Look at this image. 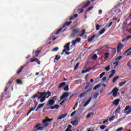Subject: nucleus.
<instances>
[{"label":"nucleus","instance_id":"f257e3e1","mask_svg":"<svg viewBox=\"0 0 131 131\" xmlns=\"http://www.w3.org/2000/svg\"><path fill=\"white\" fill-rule=\"evenodd\" d=\"M39 97H38V100H40V103H43L46 101V99H49L52 95V93L50 91L47 92H39L37 93Z\"/></svg>","mask_w":131,"mask_h":131},{"label":"nucleus","instance_id":"f03ea898","mask_svg":"<svg viewBox=\"0 0 131 131\" xmlns=\"http://www.w3.org/2000/svg\"><path fill=\"white\" fill-rule=\"evenodd\" d=\"M72 32L71 33V37H73V38L78 35V33H79V29H76L72 28H71Z\"/></svg>","mask_w":131,"mask_h":131},{"label":"nucleus","instance_id":"7ed1b4c3","mask_svg":"<svg viewBox=\"0 0 131 131\" xmlns=\"http://www.w3.org/2000/svg\"><path fill=\"white\" fill-rule=\"evenodd\" d=\"M119 91V89H117V87H115L111 92L108 93V95L110 96L111 94H113V97H114V98H115L117 96V93H118Z\"/></svg>","mask_w":131,"mask_h":131},{"label":"nucleus","instance_id":"20e7f679","mask_svg":"<svg viewBox=\"0 0 131 131\" xmlns=\"http://www.w3.org/2000/svg\"><path fill=\"white\" fill-rule=\"evenodd\" d=\"M112 11L114 13H120L121 10H120V6L118 5H116L113 9Z\"/></svg>","mask_w":131,"mask_h":131},{"label":"nucleus","instance_id":"39448f33","mask_svg":"<svg viewBox=\"0 0 131 131\" xmlns=\"http://www.w3.org/2000/svg\"><path fill=\"white\" fill-rule=\"evenodd\" d=\"M124 111H125L124 113H126V115H128L131 114V106L129 105H127Z\"/></svg>","mask_w":131,"mask_h":131},{"label":"nucleus","instance_id":"423d86ee","mask_svg":"<svg viewBox=\"0 0 131 131\" xmlns=\"http://www.w3.org/2000/svg\"><path fill=\"white\" fill-rule=\"evenodd\" d=\"M92 90H93V88H90V89H88L87 91H86L85 92H82V93L80 94L79 97L82 98V97H84L85 96H86V94H88V93H89L90 92H92Z\"/></svg>","mask_w":131,"mask_h":131},{"label":"nucleus","instance_id":"0eeeda50","mask_svg":"<svg viewBox=\"0 0 131 131\" xmlns=\"http://www.w3.org/2000/svg\"><path fill=\"white\" fill-rule=\"evenodd\" d=\"M123 48V45L121 43H119L117 47V53H120V51L122 50Z\"/></svg>","mask_w":131,"mask_h":131},{"label":"nucleus","instance_id":"6e6552de","mask_svg":"<svg viewBox=\"0 0 131 131\" xmlns=\"http://www.w3.org/2000/svg\"><path fill=\"white\" fill-rule=\"evenodd\" d=\"M66 116H67V113H65V114L61 115L57 118L56 121H57V122H59V121H60V120H61V119H63V118H65V117H66Z\"/></svg>","mask_w":131,"mask_h":131},{"label":"nucleus","instance_id":"1a4fd4ad","mask_svg":"<svg viewBox=\"0 0 131 131\" xmlns=\"http://www.w3.org/2000/svg\"><path fill=\"white\" fill-rule=\"evenodd\" d=\"M99 35L97 34L93 35L91 37H90L89 39H88V42H91L94 38H98L99 37Z\"/></svg>","mask_w":131,"mask_h":131},{"label":"nucleus","instance_id":"9d476101","mask_svg":"<svg viewBox=\"0 0 131 131\" xmlns=\"http://www.w3.org/2000/svg\"><path fill=\"white\" fill-rule=\"evenodd\" d=\"M68 96H69V93L68 92H64L60 97V100H63V99H64V98H67Z\"/></svg>","mask_w":131,"mask_h":131},{"label":"nucleus","instance_id":"9b49d317","mask_svg":"<svg viewBox=\"0 0 131 131\" xmlns=\"http://www.w3.org/2000/svg\"><path fill=\"white\" fill-rule=\"evenodd\" d=\"M27 66V64H24L21 67H20L19 70H18L16 72L17 74H19V73H21L23 69H24V68H25V67H26Z\"/></svg>","mask_w":131,"mask_h":131},{"label":"nucleus","instance_id":"f8f14e48","mask_svg":"<svg viewBox=\"0 0 131 131\" xmlns=\"http://www.w3.org/2000/svg\"><path fill=\"white\" fill-rule=\"evenodd\" d=\"M54 104H55V101L51 100V99L48 101L47 106L50 107V106H53Z\"/></svg>","mask_w":131,"mask_h":131},{"label":"nucleus","instance_id":"ddd939ff","mask_svg":"<svg viewBox=\"0 0 131 131\" xmlns=\"http://www.w3.org/2000/svg\"><path fill=\"white\" fill-rule=\"evenodd\" d=\"M119 102H120V99L118 98L114 100L113 104L115 106H118L119 104Z\"/></svg>","mask_w":131,"mask_h":131},{"label":"nucleus","instance_id":"4468645a","mask_svg":"<svg viewBox=\"0 0 131 131\" xmlns=\"http://www.w3.org/2000/svg\"><path fill=\"white\" fill-rule=\"evenodd\" d=\"M81 5H82V8L83 9H85V8H88L91 5V1H88L87 3H85L84 5H82V3Z\"/></svg>","mask_w":131,"mask_h":131},{"label":"nucleus","instance_id":"2eb2a0df","mask_svg":"<svg viewBox=\"0 0 131 131\" xmlns=\"http://www.w3.org/2000/svg\"><path fill=\"white\" fill-rule=\"evenodd\" d=\"M64 48L68 52L70 51V42H68L67 44H66Z\"/></svg>","mask_w":131,"mask_h":131},{"label":"nucleus","instance_id":"dca6fc26","mask_svg":"<svg viewBox=\"0 0 131 131\" xmlns=\"http://www.w3.org/2000/svg\"><path fill=\"white\" fill-rule=\"evenodd\" d=\"M33 62H36V63H37L38 65L40 64V61H39V60H38V58H34L32 59L30 61L31 63H33Z\"/></svg>","mask_w":131,"mask_h":131},{"label":"nucleus","instance_id":"f3484780","mask_svg":"<svg viewBox=\"0 0 131 131\" xmlns=\"http://www.w3.org/2000/svg\"><path fill=\"white\" fill-rule=\"evenodd\" d=\"M92 99H93V97H91L83 105V107H86L88 105L91 103V101H92Z\"/></svg>","mask_w":131,"mask_h":131},{"label":"nucleus","instance_id":"a211bd4d","mask_svg":"<svg viewBox=\"0 0 131 131\" xmlns=\"http://www.w3.org/2000/svg\"><path fill=\"white\" fill-rule=\"evenodd\" d=\"M42 124L44 127H47L49 124V122H48L46 119L42 121Z\"/></svg>","mask_w":131,"mask_h":131},{"label":"nucleus","instance_id":"6ab92c4d","mask_svg":"<svg viewBox=\"0 0 131 131\" xmlns=\"http://www.w3.org/2000/svg\"><path fill=\"white\" fill-rule=\"evenodd\" d=\"M71 123L73 125H75L76 126L78 124V121L77 120H75L73 121H71Z\"/></svg>","mask_w":131,"mask_h":131},{"label":"nucleus","instance_id":"aec40b11","mask_svg":"<svg viewBox=\"0 0 131 131\" xmlns=\"http://www.w3.org/2000/svg\"><path fill=\"white\" fill-rule=\"evenodd\" d=\"M60 58H61V56L59 57V55H56L54 58V62L56 63V61H59V60H60Z\"/></svg>","mask_w":131,"mask_h":131},{"label":"nucleus","instance_id":"412c9836","mask_svg":"<svg viewBox=\"0 0 131 131\" xmlns=\"http://www.w3.org/2000/svg\"><path fill=\"white\" fill-rule=\"evenodd\" d=\"M105 31H106V29L103 28L100 31H99V35H101L102 34H103V33H104V32H105Z\"/></svg>","mask_w":131,"mask_h":131},{"label":"nucleus","instance_id":"4be33fe9","mask_svg":"<svg viewBox=\"0 0 131 131\" xmlns=\"http://www.w3.org/2000/svg\"><path fill=\"white\" fill-rule=\"evenodd\" d=\"M41 52V50H36L35 52V54H36L35 57H38V54H40Z\"/></svg>","mask_w":131,"mask_h":131},{"label":"nucleus","instance_id":"5701e85b","mask_svg":"<svg viewBox=\"0 0 131 131\" xmlns=\"http://www.w3.org/2000/svg\"><path fill=\"white\" fill-rule=\"evenodd\" d=\"M65 84H66V82H62L58 86V89H61V88H63V86H64V85H65Z\"/></svg>","mask_w":131,"mask_h":131},{"label":"nucleus","instance_id":"b1692460","mask_svg":"<svg viewBox=\"0 0 131 131\" xmlns=\"http://www.w3.org/2000/svg\"><path fill=\"white\" fill-rule=\"evenodd\" d=\"M100 88H101V84H98L96 86H95L94 88L93 91H96V90H97V89H100Z\"/></svg>","mask_w":131,"mask_h":131},{"label":"nucleus","instance_id":"393cba45","mask_svg":"<svg viewBox=\"0 0 131 131\" xmlns=\"http://www.w3.org/2000/svg\"><path fill=\"white\" fill-rule=\"evenodd\" d=\"M125 83H126V81H124L123 82H121L119 83V86H122L123 85H124V84H125Z\"/></svg>","mask_w":131,"mask_h":131},{"label":"nucleus","instance_id":"a878e982","mask_svg":"<svg viewBox=\"0 0 131 131\" xmlns=\"http://www.w3.org/2000/svg\"><path fill=\"white\" fill-rule=\"evenodd\" d=\"M63 30V28H60L59 29H58L56 32L55 33V34H59V33H60V32H61V31H62Z\"/></svg>","mask_w":131,"mask_h":131},{"label":"nucleus","instance_id":"bb28decb","mask_svg":"<svg viewBox=\"0 0 131 131\" xmlns=\"http://www.w3.org/2000/svg\"><path fill=\"white\" fill-rule=\"evenodd\" d=\"M16 83H17V84H23V82L20 80L16 79Z\"/></svg>","mask_w":131,"mask_h":131},{"label":"nucleus","instance_id":"cd10ccee","mask_svg":"<svg viewBox=\"0 0 131 131\" xmlns=\"http://www.w3.org/2000/svg\"><path fill=\"white\" fill-rule=\"evenodd\" d=\"M56 83H57V81H54L53 82V83L50 85V89H51V88H53V86H54V85H55V84H56Z\"/></svg>","mask_w":131,"mask_h":131},{"label":"nucleus","instance_id":"c85d7f7f","mask_svg":"<svg viewBox=\"0 0 131 131\" xmlns=\"http://www.w3.org/2000/svg\"><path fill=\"white\" fill-rule=\"evenodd\" d=\"M118 78H119V76H116L113 79V83H114V82H115V81H116V80H117V79H118Z\"/></svg>","mask_w":131,"mask_h":131},{"label":"nucleus","instance_id":"c756f323","mask_svg":"<svg viewBox=\"0 0 131 131\" xmlns=\"http://www.w3.org/2000/svg\"><path fill=\"white\" fill-rule=\"evenodd\" d=\"M80 64V63L79 62H77L74 68V70H76V69L78 68V66H79Z\"/></svg>","mask_w":131,"mask_h":131},{"label":"nucleus","instance_id":"7c9ffc66","mask_svg":"<svg viewBox=\"0 0 131 131\" xmlns=\"http://www.w3.org/2000/svg\"><path fill=\"white\" fill-rule=\"evenodd\" d=\"M80 40H81V39L79 37L76 39L75 40V41L76 42V43H79V42H80Z\"/></svg>","mask_w":131,"mask_h":131},{"label":"nucleus","instance_id":"2f4dec72","mask_svg":"<svg viewBox=\"0 0 131 131\" xmlns=\"http://www.w3.org/2000/svg\"><path fill=\"white\" fill-rule=\"evenodd\" d=\"M93 9H94V6H91V7H89L88 9H87V10L85 12V14H86V13H88V12H89V11H91V10H93Z\"/></svg>","mask_w":131,"mask_h":131},{"label":"nucleus","instance_id":"473e14b6","mask_svg":"<svg viewBox=\"0 0 131 131\" xmlns=\"http://www.w3.org/2000/svg\"><path fill=\"white\" fill-rule=\"evenodd\" d=\"M72 128V125L69 124L68 125V127L66 129V131H68V130H71Z\"/></svg>","mask_w":131,"mask_h":131},{"label":"nucleus","instance_id":"72a5a7b5","mask_svg":"<svg viewBox=\"0 0 131 131\" xmlns=\"http://www.w3.org/2000/svg\"><path fill=\"white\" fill-rule=\"evenodd\" d=\"M92 59L93 60H97V59H98V56L97 54H94V55L92 56Z\"/></svg>","mask_w":131,"mask_h":131},{"label":"nucleus","instance_id":"f704fd0d","mask_svg":"<svg viewBox=\"0 0 131 131\" xmlns=\"http://www.w3.org/2000/svg\"><path fill=\"white\" fill-rule=\"evenodd\" d=\"M115 116H113L109 118L108 121H109L110 122H111V121H112L113 120H114V119H115Z\"/></svg>","mask_w":131,"mask_h":131},{"label":"nucleus","instance_id":"c9c22d12","mask_svg":"<svg viewBox=\"0 0 131 131\" xmlns=\"http://www.w3.org/2000/svg\"><path fill=\"white\" fill-rule=\"evenodd\" d=\"M64 91H69V85H67L63 88Z\"/></svg>","mask_w":131,"mask_h":131},{"label":"nucleus","instance_id":"e433bc0d","mask_svg":"<svg viewBox=\"0 0 131 131\" xmlns=\"http://www.w3.org/2000/svg\"><path fill=\"white\" fill-rule=\"evenodd\" d=\"M57 99H58V97H57V96H53L51 100L54 101V103H55V102H56V100H57Z\"/></svg>","mask_w":131,"mask_h":131},{"label":"nucleus","instance_id":"4c0bfd02","mask_svg":"<svg viewBox=\"0 0 131 131\" xmlns=\"http://www.w3.org/2000/svg\"><path fill=\"white\" fill-rule=\"evenodd\" d=\"M48 122H51V121H53V119H49L48 117H46L45 119Z\"/></svg>","mask_w":131,"mask_h":131},{"label":"nucleus","instance_id":"58836bf2","mask_svg":"<svg viewBox=\"0 0 131 131\" xmlns=\"http://www.w3.org/2000/svg\"><path fill=\"white\" fill-rule=\"evenodd\" d=\"M98 96H99V93H96L93 95L94 99H97V98H98Z\"/></svg>","mask_w":131,"mask_h":131},{"label":"nucleus","instance_id":"ea45409f","mask_svg":"<svg viewBox=\"0 0 131 131\" xmlns=\"http://www.w3.org/2000/svg\"><path fill=\"white\" fill-rule=\"evenodd\" d=\"M100 27H101L100 25L97 24L96 26V30H100Z\"/></svg>","mask_w":131,"mask_h":131},{"label":"nucleus","instance_id":"a19ab883","mask_svg":"<svg viewBox=\"0 0 131 131\" xmlns=\"http://www.w3.org/2000/svg\"><path fill=\"white\" fill-rule=\"evenodd\" d=\"M43 106H45V103L39 104L38 106V109H40V108H42Z\"/></svg>","mask_w":131,"mask_h":131},{"label":"nucleus","instance_id":"79ce46f5","mask_svg":"<svg viewBox=\"0 0 131 131\" xmlns=\"http://www.w3.org/2000/svg\"><path fill=\"white\" fill-rule=\"evenodd\" d=\"M120 109H121V107L120 106L118 107L117 108L115 112H116L117 113H119Z\"/></svg>","mask_w":131,"mask_h":131},{"label":"nucleus","instance_id":"37998d69","mask_svg":"<svg viewBox=\"0 0 131 131\" xmlns=\"http://www.w3.org/2000/svg\"><path fill=\"white\" fill-rule=\"evenodd\" d=\"M71 23H72V21L70 20V21H67V23H66L65 25L67 26H69L71 24Z\"/></svg>","mask_w":131,"mask_h":131},{"label":"nucleus","instance_id":"c03bdc74","mask_svg":"<svg viewBox=\"0 0 131 131\" xmlns=\"http://www.w3.org/2000/svg\"><path fill=\"white\" fill-rule=\"evenodd\" d=\"M59 48L58 47H55L53 49H52V52H57L58 51Z\"/></svg>","mask_w":131,"mask_h":131},{"label":"nucleus","instance_id":"a18cd8bd","mask_svg":"<svg viewBox=\"0 0 131 131\" xmlns=\"http://www.w3.org/2000/svg\"><path fill=\"white\" fill-rule=\"evenodd\" d=\"M122 58V56H120L119 57H117L115 59V61H119V60H121V58Z\"/></svg>","mask_w":131,"mask_h":131},{"label":"nucleus","instance_id":"49530a36","mask_svg":"<svg viewBox=\"0 0 131 131\" xmlns=\"http://www.w3.org/2000/svg\"><path fill=\"white\" fill-rule=\"evenodd\" d=\"M38 97H39V95L37 94H35V95H34L32 98V99H35V98H37V99H38Z\"/></svg>","mask_w":131,"mask_h":131},{"label":"nucleus","instance_id":"de8ad7c7","mask_svg":"<svg viewBox=\"0 0 131 131\" xmlns=\"http://www.w3.org/2000/svg\"><path fill=\"white\" fill-rule=\"evenodd\" d=\"M106 74V73L105 72H102L99 76V78H102L103 77V76H104V75Z\"/></svg>","mask_w":131,"mask_h":131},{"label":"nucleus","instance_id":"09e8293b","mask_svg":"<svg viewBox=\"0 0 131 131\" xmlns=\"http://www.w3.org/2000/svg\"><path fill=\"white\" fill-rule=\"evenodd\" d=\"M86 86L85 87L84 89L85 90H88V89H89V87L90 86V83L87 82L86 83Z\"/></svg>","mask_w":131,"mask_h":131},{"label":"nucleus","instance_id":"8fccbe9b","mask_svg":"<svg viewBox=\"0 0 131 131\" xmlns=\"http://www.w3.org/2000/svg\"><path fill=\"white\" fill-rule=\"evenodd\" d=\"M42 129H43V127H39L35 131H37V130H42Z\"/></svg>","mask_w":131,"mask_h":131},{"label":"nucleus","instance_id":"3c124183","mask_svg":"<svg viewBox=\"0 0 131 131\" xmlns=\"http://www.w3.org/2000/svg\"><path fill=\"white\" fill-rule=\"evenodd\" d=\"M32 111H34V110L33 108H31V109L29 111V112H28L27 115L28 116V114H29L30 113H31V112Z\"/></svg>","mask_w":131,"mask_h":131},{"label":"nucleus","instance_id":"603ef678","mask_svg":"<svg viewBox=\"0 0 131 131\" xmlns=\"http://www.w3.org/2000/svg\"><path fill=\"white\" fill-rule=\"evenodd\" d=\"M108 55H109V53H104V59H107V58H108Z\"/></svg>","mask_w":131,"mask_h":131},{"label":"nucleus","instance_id":"864d4df0","mask_svg":"<svg viewBox=\"0 0 131 131\" xmlns=\"http://www.w3.org/2000/svg\"><path fill=\"white\" fill-rule=\"evenodd\" d=\"M105 70H106V71H108V70H110V66H107V67H106L105 68Z\"/></svg>","mask_w":131,"mask_h":131},{"label":"nucleus","instance_id":"5fc2aeb1","mask_svg":"<svg viewBox=\"0 0 131 131\" xmlns=\"http://www.w3.org/2000/svg\"><path fill=\"white\" fill-rule=\"evenodd\" d=\"M105 127H107V126L101 125L100 126V129H105Z\"/></svg>","mask_w":131,"mask_h":131},{"label":"nucleus","instance_id":"6e6d98bb","mask_svg":"<svg viewBox=\"0 0 131 131\" xmlns=\"http://www.w3.org/2000/svg\"><path fill=\"white\" fill-rule=\"evenodd\" d=\"M41 124L40 123H38L35 126H34V128H37L39 126H40Z\"/></svg>","mask_w":131,"mask_h":131},{"label":"nucleus","instance_id":"4d7b16f0","mask_svg":"<svg viewBox=\"0 0 131 131\" xmlns=\"http://www.w3.org/2000/svg\"><path fill=\"white\" fill-rule=\"evenodd\" d=\"M72 45L71 46V47H72L73 46H75V43H76V42L74 40H72Z\"/></svg>","mask_w":131,"mask_h":131},{"label":"nucleus","instance_id":"13d9d810","mask_svg":"<svg viewBox=\"0 0 131 131\" xmlns=\"http://www.w3.org/2000/svg\"><path fill=\"white\" fill-rule=\"evenodd\" d=\"M9 88H10V86H9V85H7L6 86L5 90H4V92H5V93H6L7 91H8Z\"/></svg>","mask_w":131,"mask_h":131},{"label":"nucleus","instance_id":"bf43d9fd","mask_svg":"<svg viewBox=\"0 0 131 131\" xmlns=\"http://www.w3.org/2000/svg\"><path fill=\"white\" fill-rule=\"evenodd\" d=\"M75 113H76V111H75L74 112L72 113L71 114V117H73V116H74V114H75Z\"/></svg>","mask_w":131,"mask_h":131},{"label":"nucleus","instance_id":"052dcab7","mask_svg":"<svg viewBox=\"0 0 131 131\" xmlns=\"http://www.w3.org/2000/svg\"><path fill=\"white\" fill-rule=\"evenodd\" d=\"M114 65L117 66L119 64V61H116L113 63Z\"/></svg>","mask_w":131,"mask_h":131},{"label":"nucleus","instance_id":"680f3d73","mask_svg":"<svg viewBox=\"0 0 131 131\" xmlns=\"http://www.w3.org/2000/svg\"><path fill=\"white\" fill-rule=\"evenodd\" d=\"M59 107H60V105L58 104H56L55 105H54V107L55 109H59Z\"/></svg>","mask_w":131,"mask_h":131},{"label":"nucleus","instance_id":"e2e57ef3","mask_svg":"<svg viewBox=\"0 0 131 131\" xmlns=\"http://www.w3.org/2000/svg\"><path fill=\"white\" fill-rule=\"evenodd\" d=\"M116 72V71L115 70H113L112 71V73L111 74H112L113 75H114V74H115V73Z\"/></svg>","mask_w":131,"mask_h":131},{"label":"nucleus","instance_id":"0e129e2a","mask_svg":"<svg viewBox=\"0 0 131 131\" xmlns=\"http://www.w3.org/2000/svg\"><path fill=\"white\" fill-rule=\"evenodd\" d=\"M81 34H83V35H84L85 34V29H83L81 31Z\"/></svg>","mask_w":131,"mask_h":131},{"label":"nucleus","instance_id":"69168bd1","mask_svg":"<svg viewBox=\"0 0 131 131\" xmlns=\"http://www.w3.org/2000/svg\"><path fill=\"white\" fill-rule=\"evenodd\" d=\"M74 19H75V18L74 17V16H72L69 19V21H72V20H74Z\"/></svg>","mask_w":131,"mask_h":131},{"label":"nucleus","instance_id":"338daca9","mask_svg":"<svg viewBox=\"0 0 131 131\" xmlns=\"http://www.w3.org/2000/svg\"><path fill=\"white\" fill-rule=\"evenodd\" d=\"M65 101H66V99H64L62 100L60 103L59 105H63V103H65Z\"/></svg>","mask_w":131,"mask_h":131},{"label":"nucleus","instance_id":"774afa93","mask_svg":"<svg viewBox=\"0 0 131 131\" xmlns=\"http://www.w3.org/2000/svg\"><path fill=\"white\" fill-rule=\"evenodd\" d=\"M122 129H123V128L120 127L117 129L116 131H121Z\"/></svg>","mask_w":131,"mask_h":131}]
</instances>
